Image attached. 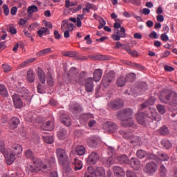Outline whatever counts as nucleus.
<instances>
[{"label":"nucleus","mask_w":177,"mask_h":177,"mask_svg":"<svg viewBox=\"0 0 177 177\" xmlns=\"http://www.w3.org/2000/svg\"><path fill=\"white\" fill-rule=\"evenodd\" d=\"M127 37L125 34V28L121 27L120 30H118L116 34H113L111 35L112 39L113 41H120L121 38H125Z\"/></svg>","instance_id":"nucleus-7"},{"label":"nucleus","mask_w":177,"mask_h":177,"mask_svg":"<svg viewBox=\"0 0 177 177\" xmlns=\"http://www.w3.org/2000/svg\"><path fill=\"white\" fill-rule=\"evenodd\" d=\"M160 176H167V168H165V166L162 165L160 166Z\"/></svg>","instance_id":"nucleus-55"},{"label":"nucleus","mask_w":177,"mask_h":177,"mask_svg":"<svg viewBox=\"0 0 177 177\" xmlns=\"http://www.w3.org/2000/svg\"><path fill=\"white\" fill-rule=\"evenodd\" d=\"M159 99L162 103L170 104L172 107L177 109V94L176 93L169 90H162L159 95Z\"/></svg>","instance_id":"nucleus-1"},{"label":"nucleus","mask_w":177,"mask_h":177,"mask_svg":"<svg viewBox=\"0 0 177 177\" xmlns=\"http://www.w3.org/2000/svg\"><path fill=\"white\" fill-rule=\"evenodd\" d=\"M37 168L39 171H41V172H48L49 171L48 165L44 163H40V165L37 166Z\"/></svg>","instance_id":"nucleus-41"},{"label":"nucleus","mask_w":177,"mask_h":177,"mask_svg":"<svg viewBox=\"0 0 177 177\" xmlns=\"http://www.w3.org/2000/svg\"><path fill=\"white\" fill-rule=\"evenodd\" d=\"M19 96L24 97L25 100H26L27 102H31V99L32 98V97L31 96V94L28 93V90L27 88L23 87L19 90Z\"/></svg>","instance_id":"nucleus-13"},{"label":"nucleus","mask_w":177,"mask_h":177,"mask_svg":"<svg viewBox=\"0 0 177 177\" xmlns=\"http://www.w3.org/2000/svg\"><path fill=\"white\" fill-rule=\"evenodd\" d=\"M19 124H20V119H19V118L13 117L11 118L10 121V125L11 129H16Z\"/></svg>","instance_id":"nucleus-24"},{"label":"nucleus","mask_w":177,"mask_h":177,"mask_svg":"<svg viewBox=\"0 0 177 177\" xmlns=\"http://www.w3.org/2000/svg\"><path fill=\"white\" fill-rule=\"evenodd\" d=\"M16 154H15L12 151L8 152L6 156V162L8 165H12L15 160H16Z\"/></svg>","instance_id":"nucleus-15"},{"label":"nucleus","mask_w":177,"mask_h":177,"mask_svg":"<svg viewBox=\"0 0 177 177\" xmlns=\"http://www.w3.org/2000/svg\"><path fill=\"white\" fill-rule=\"evenodd\" d=\"M64 56L66 57H75V56H77V53L75 51H67L64 53Z\"/></svg>","instance_id":"nucleus-51"},{"label":"nucleus","mask_w":177,"mask_h":177,"mask_svg":"<svg viewBox=\"0 0 177 177\" xmlns=\"http://www.w3.org/2000/svg\"><path fill=\"white\" fill-rule=\"evenodd\" d=\"M118 161L120 164H128L129 160L128 159V156L126 155H122L118 157Z\"/></svg>","instance_id":"nucleus-39"},{"label":"nucleus","mask_w":177,"mask_h":177,"mask_svg":"<svg viewBox=\"0 0 177 177\" xmlns=\"http://www.w3.org/2000/svg\"><path fill=\"white\" fill-rule=\"evenodd\" d=\"M113 172L115 177H124L125 176V172L124 169L119 166L113 167Z\"/></svg>","instance_id":"nucleus-18"},{"label":"nucleus","mask_w":177,"mask_h":177,"mask_svg":"<svg viewBox=\"0 0 177 177\" xmlns=\"http://www.w3.org/2000/svg\"><path fill=\"white\" fill-rule=\"evenodd\" d=\"M169 160V157L167 153L162 152H158L156 156V161L158 163L161 162V161H168Z\"/></svg>","instance_id":"nucleus-22"},{"label":"nucleus","mask_w":177,"mask_h":177,"mask_svg":"<svg viewBox=\"0 0 177 177\" xmlns=\"http://www.w3.org/2000/svg\"><path fill=\"white\" fill-rule=\"evenodd\" d=\"M59 120L66 127H70V125H71V118L64 113L59 114Z\"/></svg>","instance_id":"nucleus-8"},{"label":"nucleus","mask_w":177,"mask_h":177,"mask_svg":"<svg viewBox=\"0 0 177 177\" xmlns=\"http://www.w3.org/2000/svg\"><path fill=\"white\" fill-rule=\"evenodd\" d=\"M77 74H78V69H77L76 68L72 67L69 70L68 75L69 77H75Z\"/></svg>","instance_id":"nucleus-46"},{"label":"nucleus","mask_w":177,"mask_h":177,"mask_svg":"<svg viewBox=\"0 0 177 177\" xmlns=\"http://www.w3.org/2000/svg\"><path fill=\"white\" fill-rule=\"evenodd\" d=\"M16 13H17V7L14 6L10 10V14L12 15V16L16 15Z\"/></svg>","instance_id":"nucleus-63"},{"label":"nucleus","mask_w":177,"mask_h":177,"mask_svg":"<svg viewBox=\"0 0 177 177\" xmlns=\"http://www.w3.org/2000/svg\"><path fill=\"white\" fill-rule=\"evenodd\" d=\"M154 103H156V98L151 97L148 101H145L140 105V110H144V109L149 107V106H153Z\"/></svg>","instance_id":"nucleus-21"},{"label":"nucleus","mask_w":177,"mask_h":177,"mask_svg":"<svg viewBox=\"0 0 177 177\" xmlns=\"http://www.w3.org/2000/svg\"><path fill=\"white\" fill-rule=\"evenodd\" d=\"M160 135H168L169 133V131L168 130V127L163 126L162 128L160 129Z\"/></svg>","instance_id":"nucleus-50"},{"label":"nucleus","mask_w":177,"mask_h":177,"mask_svg":"<svg viewBox=\"0 0 177 177\" xmlns=\"http://www.w3.org/2000/svg\"><path fill=\"white\" fill-rule=\"evenodd\" d=\"M27 81H28L30 84H32L34 81H35V76L34 75V71L32 69H29L27 71Z\"/></svg>","instance_id":"nucleus-29"},{"label":"nucleus","mask_w":177,"mask_h":177,"mask_svg":"<svg viewBox=\"0 0 177 177\" xmlns=\"http://www.w3.org/2000/svg\"><path fill=\"white\" fill-rule=\"evenodd\" d=\"M127 81H129V82H133L135 80H136V75L134 73H131L126 75Z\"/></svg>","instance_id":"nucleus-43"},{"label":"nucleus","mask_w":177,"mask_h":177,"mask_svg":"<svg viewBox=\"0 0 177 177\" xmlns=\"http://www.w3.org/2000/svg\"><path fill=\"white\" fill-rule=\"evenodd\" d=\"M134 67H136V68H138V70H141L142 71H145V70H146V68L140 64L136 63L134 64Z\"/></svg>","instance_id":"nucleus-60"},{"label":"nucleus","mask_w":177,"mask_h":177,"mask_svg":"<svg viewBox=\"0 0 177 177\" xmlns=\"http://www.w3.org/2000/svg\"><path fill=\"white\" fill-rule=\"evenodd\" d=\"M146 151L142 149L137 151V157H138V158H145V157H146Z\"/></svg>","instance_id":"nucleus-52"},{"label":"nucleus","mask_w":177,"mask_h":177,"mask_svg":"<svg viewBox=\"0 0 177 177\" xmlns=\"http://www.w3.org/2000/svg\"><path fill=\"white\" fill-rule=\"evenodd\" d=\"M38 93H44V86L41 84H39L37 86Z\"/></svg>","instance_id":"nucleus-61"},{"label":"nucleus","mask_w":177,"mask_h":177,"mask_svg":"<svg viewBox=\"0 0 177 177\" xmlns=\"http://www.w3.org/2000/svg\"><path fill=\"white\" fill-rule=\"evenodd\" d=\"M119 133L122 135L124 139H127V140H131V143H134V142H136V140H132L135 138V136H133V134L131 132L120 130L119 131Z\"/></svg>","instance_id":"nucleus-14"},{"label":"nucleus","mask_w":177,"mask_h":177,"mask_svg":"<svg viewBox=\"0 0 177 177\" xmlns=\"http://www.w3.org/2000/svg\"><path fill=\"white\" fill-rule=\"evenodd\" d=\"M73 164L75 167V171H81V169H82L84 165L82 164V161H81L80 159L75 158Z\"/></svg>","instance_id":"nucleus-28"},{"label":"nucleus","mask_w":177,"mask_h":177,"mask_svg":"<svg viewBox=\"0 0 177 177\" xmlns=\"http://www.w3.org/2000/svg\"><path fill=\"white\" fill-rule=\"evenodd\" d=\"M43 139L46 143H48V145H52L53 142V137L50 136H44Z\"/></svg>","instance_id":"nucleus-48"},{"label":"nucleus","mask_w":177,"mask_h":177,"mask_svg":"<svg viewBox=\"0 0 177 177\" xmlns=\"http://www.w3.org/2000/svg\"><path fill=\"white\" fill-rule=\"evenodd\" d=\"M86 152V149L82 145H77L75 148V153L77 156H84Z\"/></svg>","instance_id":"nucleus-31"},{"label":"nucleus","mask_w":177,"mask_h":177,"mask_svg":"<svg viewBox=\"0 0 177 177\" xmlns=\"http://www.w3.org/2000/svg\"><path fill=\"white\" fill-rule=\"evenodd\" d=\"M99 153L97 152L93 151L91 152L87 159H86V164L87 165H95L97 161H99Z\"/></svg>","instance_id":"nucleus-6"},{"label":"nucleus","mask_w":177,"mask_h":177,"mask_svg":"<svg viewBox=\"0 0 177 177\" xmlns=\"http://www.w3.org/2000/svg\"><path fill=\"white\" fill-rule=\"evenodd\" d=\"M105 125L108 127V129L111 131V132H115L117 129H118V126L113 122H106Z\"/></svg>","instance_id":"nucleus-30"},{"label":"nucleus","mask_w":177,"mask_h":177,"mask_svg":"<svg viewBox=\"0 0 177 177\" xmlns=\"http://www.w3.org/2000/svg\"><path fill=\"white\" fill-rule=\"evenodd\" d=\"M57 136L61 140H64V139H66V137L67 136V130L65 129H60V131L57 133Z\"/></svg>","instance_id":"nucleus-37"},{"label":"nucleus","mask_w":177,"mask_h":177,"mask_svg":"<svg viewBox=\"0 0 177 177\" xmlns=\"http://www.w3.org/2000/svg\"><path fill=\"white\" fill-rule=\"evenodd\" d=\"M156 20L160 23H162V21H164V16L161 15V14L158 15V16L156 17Z\"/></svg>","instance_id":"nucleus-64"},{"label":"nucleus","mask_w":177,"mask_h":177,"mask_svg":"<svg viewBox=\"0 0 177 177\" xmlns=\"http://www.w3.org/2000/svg\"><path fill=\"white\" fill-rule=\"evenodd\" d=\"M133 115V110L131 108L124 109L120 111V118L121 120V125L122 127H131V128H136V125L132 120V115Z\"/></svg>","instance_id":"nucleus-2"},{"label":"nucleus","mask_w":177,"mask_h":177,"mask_svg":"<svg viewBox=\"0 0 177 177\" xmlns=\"http://www.w3.org/2000/svg\"><path fill=\"white\" fill-rule=\"evenodd\" d=\"M25 120L28 122H35V120H37V114L34 112H29L25 118Z\"/></svg>","instance_id":"nucleus-27"},{"label":"nucleus","mask_w":177,"mask_h":177,"mask_svg":"<svg viewBox=\"0 0 177 177\" xmlns=\"http://www.w3.org/2000/svg\"><path fill=\"white\" fill-rule=\"evenodd\" d=\"M36 12H38V7H37V6L33 5L28 8V10H27L28 16H32V14L35 13Z\"/></svg>","instance_id":"nucleus-35"},{"label":"nucleus","mask_w":177,"mask_h":177,"mask_svg":"<svg viewBox=\"0 0 177 177\" xmlns=\"http://www.w3.org/2000/svg\"><path fill=\"white\" fill-rule=\"evenodd\" d=\"M55 153L59 165H62L64 168H70L71 167V163H70L68 155H67L66 149L58 148L56 149Z\"/></svg>","instance_id":"nucleus-3"},{"label":"nucleus","mask_w":177,"mask_h":177,"mask_svg":"<svg viewBox=\"0 0 177 177\" xmlns=\"http://www.w3.org/2000/svg\"><path fill=\"white\" fill-rule=\"evenodd\" d=\"M81 118L84 120V121H87L88 120H91V118H94V116L92 113H83L81 115Z\"/></svg>","instance_id":"nucleus-44"},{"label":"nucleus","mask_w":177,"mask_h":177,"mask_svg":"<svg viewBox=\"0 0 177 177\" xmlns=\"http://www.w3.org/2000/svg\"><path fill=\"white\" fill-rule=\"evenodd\" d=\"M48 53H52V49L45 48L41 50L40 51L37 52L36 55L37 56H39V57H41V56H45V55H48Z\"/></svg>","instance_id":"nucleus-38"},{"label":"nucleus","mask_w":177,"mask_h":177,"mask_svg":"<svg viewBox=\"0 0 177 177\" xmlns=\"http://www.w3.org/2000/svg\"><path fill=\"white\" fill-rule=\"evenodd\" d=\"M144 171L147 172V174H153V172H156V162H151L147 163Z\"/></svg>","instance_id":"nucleus-16"},{"label":"nucleus","mask_w":177,"mask_h":177,"mask_svg":"<svg viewBox=\"0 0 177 177\" xmlns=\"http://www.w3.org/2000/svg\"><path fill=\"white\" fill-rule=\"evenodd\" d=\"M32 62H35V58H31V59H27L26 61H24L19 65V68H24V67L27 66L28 63H32Z\"/></svg>","instance_id":"nucleus-47"},{"label":"nucleus","mask_w":177,"mask_h":177,"mask_svg":"<svg viewBox=\"0 0 177 177\" xmlns=\"http://www.w3.org/2000/svg\"><path fill=\"white\" fill-rule=\"evenodd\" d=\"M0 95L4 97H8L9 93H8V88L3 84H0Z\"/></svg>","instance_id":"nucleus-36"},{"label":"nucleus","mask_w":177,"mask_h":177,"mask_svg":"<svg viewBox=\"0 0 177 177\" xmlns=\"http://www.w3.org/2000/svg\"><path fill=\"white\" fill-rule=\"evenodd\" d=\"M47 84L49 86H53V85H55V80H53L52 75H49L47 77Z\"/></svg>","instance_id":"nucleus-49"},{"label":"nucleus","mask_w":177,"mask_h":177,"mask_svg":"<svg viewBox=\"0 0 177 177\" xmlns=\"http://www.w3.org/2000/svg\"><path fill=\"white\" fill-rule=\"evenodd\" d=\"M19 96L24 97L25 100H26L27 102H31V99L32 98V97L31 96V94L28 93V90L27 88L23 87L19 90Z\"/></svg>","instance_id":"nucleus-12"},{"label":"nucleus","mask_w":177,"mask_h":177,"mask_svg":"<svg viewBox=\"0 0 177 177\" xmlns=\"http://www.w3.org/2000/svg\"><path fill=\"white\" fill-rule=\"evenodd\" d=\"M91 9H93V4L87 3L86 8L82 10V13H84V15L89 13L91 12Z\"/></svg>","instance_id":"nucleus-42"},{"label":"nucleus","mask_w":177,"mask_h":177,"mask_svg":"<svg viewBox=\"0 0 177 177\" xmlns=\"http://www.w3.org/2000/svg\"><path fill=\"white\" fill-rule=\"evenodd\" d=\"M130 162L133 169L138 170L140 168V161H139L138 158H131Z\"/></svg>","instance_id":"nucleus-26"},{"label":"nucleus","mask_w":177,"mask_h":177,"mask_svg":"<svg viewBox=\"0 0 177 177\" xmlns=\"http://www.w3.org/2000/svg\"><path fill=\"white\" fill-rule=\"evenodd\" d=\"M161 145L163 146V147H165V149H171L172 147V144L171 142L167 139L162 140Z\"/></svg>","instance_id":"nucleus-40"},{"label":"nucleus","mask_w":177,"mask_h":177,"mask_svg":"<svg viewBox=\"0 0 177 177\" xmlns=\"http://www.w3.org/2000/svg\"><path fill=\"white\" fill-rule=\"evenodd\" d=\"M85 41H86V44L88 45H91L92 44V39H91V35H87L85 37H84Z\"/></svg>","instance_id":"nucleus-62"},{"label":"nucleus","mask_w":177,"mask_h":177,"mask_svg":"<svg viewBox=\"0 0 177 177\" xmlns=\"http://www.w3.org/2000/svg\"><path fill=\"white\" fill-rule=\"evenodd\" d=\"M108 106L113 110H118L119 109H122V107H124V102L122 101V100H115L110 102Z\"/></svg>","instance_id":"nucleus-11"},{"label":"nucleus","mask_w":177,"mask_h":177,"mask_svg":"<svg viewBox=\"0 0 177 177\" xmlns=\"http://www.w3.org/2000/svg\"><path fill=\"white\" fill-rule=\"evenodd\" d=\"M125 84H127V77L124 76H120L118 78L116 81V85L119 88L124 86Z\"/></svg>","instance_id":"nucleus-32"},{"label":"nucleus","mask_w":177,"mask_h":177,"mask_svg":"<svg viewBox=\"0 0 177 177\" xmlns=\"http://www.w3.org/2000/svg\"><path fill=\"white\" fill-rule=\"evenodd\" d=\"M11 151L15 153V156H19V154H21V153H23V147L15 143L12 146Z\"/></svg>","instance_id":"nucleus-19"},{"label":"nucleus","mask_w":177,"mask_h":177,"mask_svg":"<svg viewBox=\"0 0 177 177\" xmlns=\"http://www.w3.org/2000/svg\"><path fill=\"white\" fill-rule=\"evenodd\" d=\"M85 71H82L80 73L79 77L75 79V83L80 85H84L85 84Z\"/></svg>","instance_id":"nucleus-25"},{"label":"nucleus","mask_w":177,"mask_h":177,"mask_svg":"<svg viewBox=\"0 0 177 177\" xmlns=\"http://www.w3.org/2000/svg\"><path fill=\"white\" fill-rule=\"evenodd\" d=\"M86 174H89L91 175H94L95 176V169H93V167H88L87 168V171L86 172Z\"/></svg>","instance_id":"nucleus-58"},{"label":"nucleus","mask_w":177,"mask_h":177,"mask_svg":"<svg viewBox=\"0 0 177 177\" xmlns=\"http://www.w3.org/2000/svg\"><path fill=\"white\" fill-rule=\"evenodd\" d=\"M158 111L160 114H165V106L158 104L157 105Z\"/></svg>","instance_id":"nucleus-53"},{"label":"nucleus","mask_w":177,"mask_h":177,"mask_svg":"<svg viewBox=\"0 0 177 177\" xmlns=\"http://www.w3.org/2000/svg\"><path fill=\"white\" fill-rule=\"evenodd\" d=\"M25 157L26 158H29L31 160V161H33V162H35V157L34 156V153H32V151L31 149H27L25 152Z\"/></svg>","instance_id":"nucleus-34"},{"label":"nucleus","mask_w":177,"mask_h":177,"mask_svg":"<svg viewBox=\"0 0 177 177\" xmlns=\"http://www.w3.org/2000/svg\"><path fill=\"white\" fill-rule=\"evenodd\" d=\"M115 78V73L114 71L109 72L106 76L103 77L102 80V84L104 88H108L110 86V84Z\"/></svg>","instance_id":"nucleus-5"},{"label":"nucleus","mask_w":177,"mask_h":177,"mask_svg":"<svg viewBox=\"0 0 177 177\" xmlns=\"http://www.w3.org/2000/svg\"><path fill=\"white\" fill-rule=\"evenodd\" d=\"M99 23L100 25L98 26V30H101V28H103V27L104 28L106 26V21H104V19L102 17L100 18L99 19Z\"/></svg>","instance_id":"nucleus-54"},{"label":"nucleus","mask_w":177,"mask_h":177,"mask_svg":"<svg viewBox=\"0 0 177 177\" xmlns=\"http://www.w3.org/2000/svg\"><path fill=\"white\" fill-rule=\"evenodd\" d=\"M2 67L4 73H9V71H12V66H10V65L4 64Z\"/></svg>","instance_id":"nucleus-56"},{"label":"nucleus","mask_w":177,"mask_h":177,"mask_svg":"<svg viewBox=\"0 0 177 177\" xmlns=\"http://www.w3.org/2000/svg\"><path fill=\"white\" fill-rule=\"evenodd\" d=\"M126 50L129 55H131V56H133V57H136V56H138L137 51H132V50H131V48H127Z\"/></svg>","instance_id":"nucleus-57"},{"label":"nucleus","mask_w":177,"mask_h":177,"mask_svg":"<svg viewBox=\"0 0 177 177\" xmlns=\"http://www.w3.org/2000/svg\"><path fill=\"white\" fill-rule=\"evenodd\" d=\"M12 101L15 109H21L23 107V100H21L20 95L14 94L12 95Z\"/></svg>","instance_id":"nucleus-10"},{"label":"nucleus","mask_w":177,"mask_h":177,"mask_svg":"<svg viewBox=\"0 0 177 177\" xmlns=\"http://www.w3.org/2000/svg\"><path fill=\"white\" fill-rule=\"evenodd\" d=\"M88 145L89 147H92L93 149L95 147H97L99 145V140L95 138H91L88 140Z\"/></svg>","instance_id":"nucleus-33"},{"label":"nucleus","mask_w":177,"mask_h":177,"mask_svg":"<svg viewBox=\"0 0 177 177\" xmlns=\"http://www.w3.org/2000/svg\"><path fill=\"white\" fill-rule=\"evenodd\" d=\"M102 75H103V70L100 68L95 69L93 73V80L95 81V82H99V81L102 80Z\"/></svg>","instance_id":"nucleus-17"},{"label":"nucleus","mask_w":177,"mask_h":177,"mask_svg":"<svg viewBox=\"0 0 177 177\" xmlns=\"http://www.w3.org/2000/svg\"><path fill=\"white\" fill-rule=\"evenodd\" d=\"M95 177H106V170L102 167H97L95 169Z\"/></svg>","instance_id":"nucleus-23"},{"label":"nucleus","mask_w":177,"mask_h":177,"mask_svg":"<svg viewBox=\"0 0 177 177\" xmlns=\"http://www.w3.org/2000/svg\"><path fill=\"white\" fill-rule=\"evenodd\" d=\"M37 74L40 82H41V84H45V82H46V77L45 76V72H44V70L41 68H37Z\"/></svg>","instance_id":"nucleus-20"},{"label":"nucleus","mask_w":177,"mask_h":177,"mask_svg":"<svg viewBox=\"0 0 177 177\" xmlns=\"http://www.w3.org/2000/svg\"><path fill=\"white\" fill-rule=\"evenodd\" d=\"M84 86L86 91L89 93L90 92H93V77H88L85 80Z\"/></svg>","instance_id":"nucleus-9"},{"label":"nucleus","mask_w":177,"mask_h":177,"mask_svg":"<svg viewBox=\"0 0 177 177\" xmlns=\"http://www.w3.org/2000/svg\"><path fill=\"white\" fill-rule=\"evenodd\" d=\"M71 111L75 114H78V113H82V107L81 106H75L71 108Z\"/></svg>","instance_id":"nucleus-45"},{"label":"nucleus","mask_w":177,"mask_h":177,"mask_svg":"<svg viewBox=\"0 0 177 177\" xmlns=\"http://www.w3.org/2000/svg\"><path fill=\"white\" fill-rule=\"evenodd\" d=\"M3 10L6 16H8L9 15V6L6 4L3 5Z\"/></svg>","instance_id":"nucleus-59"},{"label":"nucleus","mask_w":177,"mask_h":177,"mask_svg":"<svg viewBox=\"0 0 177 177\" xmlns=\"http://www.w3.org/2000/svg\"><path fill=\"white\" fill-rule=\"evenodd\" d=\"M146 115H148L149 118H152V120H156V109L149 108V113L145 114L143 112H138V114L136 115V118L140 125H145L146 120H145Z\"/></svg>","instance_id":"nucleus-4"}]
</instances>
